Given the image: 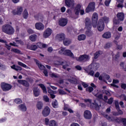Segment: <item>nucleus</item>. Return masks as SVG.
Returning <instances> with one entry per match:
<instances>
[{"label":"nucleus","instance_id":"obj_1","mask_svg":"<svg viewBox=\"0 0 126 126\" xmlns=\"http://www.w3.org/2000/svg\"><path fill=\"white\" fill-rule=\"evenodd\" d=\"M2 31L8 35L14 34V29L10 25H4L2 27Z\"/></svg>","mask_w":126,"mask_h":126},{"label":"nucleus","instance_id":"obj_2","mask_svg":"<svg viewBox=\"0 0 126 126\" xmlns=\"http://www.w3.org/2000/svg\"><path fill=\"white\" fill-rule=\"evenodd\" d=\"M98 22V14L94 13L92 17V25L94 28L97 27V23Z\"/></svg>","mask_w":126,"mask_h":126},{"label":"nucleus","instance_id":"obj_3","mask_svg":"<svg viewBox=\"0 0 126 126\" xmlns=\"http://www.w3.org/2000/svg\"><path fill=\"white\" fill-rule=\"evenodd\" d=\"M89 56L87 55H80V57L77 59L78 62H81V63H85L90 60Z\"/></svg>","mask_w":126,"mask_h":126},{"label":"nucleus","instance_id":"obj_4","mask_svg":"<svg viewBox=\"0 0 126 126\" xmlns=\"http://www.w3.org/2000/svg\"><path fill=\"white\" fill-rule=\"evenodd\" d=\"M94 10H95V2H91L89 4L85 11L87 13H88V12H90V11H94Z\"/></svg>","mask_w":126,"mask_h":126},{"label":"nucleus","instance_id":"obj_5","mask_svg":"<svg viewBox=\"0 0 126 126\" xmlns=\"http://www.w3.org/2000/svg\"><path fill=\"white\" fill-rule=\"evenodd\" d=\"M1 87L3 91H9L10 89L12 88V86L9 84H6L5 83H2L1 85Z\"/></svg>","mask_w":126,"mask_h":126},{"label":"nucleus","instance_id":"obj_6","mask_svg":"<svg viewBox=\"0 0 126 126\" xmlns=\"http://www.w3.org/2000/svg\"><path fill=\"white\" fill-rule=\"evenodd\" d=\"M105 28V23L102 21V20H99L97 23V30L99 32H102Z\"/></svg>","mask_w":126,"mask_h":126},{"label":"nucleus","instance_id":"obj_7","mask_svg":"<svg viewBox=\"0 0 126 126\" xmlns=\"http://www.w3.org/2000/svg\"><path fill=\"white\" fill-rule=\"evenodd\" d=\"M50 113H51V109L47 106L44 107L42 112V114L43 117H48V116L50 115Z\"/></svg>","mask_w":126,"mask_h":126},{"label":"nucleus","instance_id":"obj_8","mask_svg":"<svg viewBox=\"0 0 126 126\" xmlns=\"http://www.w3.org/2000/svg\"><path fill=\"white\" fill-rule=\"evenodd\" d=\"M53 33V30L50 28H47L43 32V37L48 38L49 36H51Z\"/></svg>","mask_w":126,"mask_h":126},{"label":"nucleus","instance_id":"obj_9","mask_svg":"<svg viewBox=\"0 0 126 126\" xmlns=\"http://www.w3.org/2000/svg\"><path fill=\"white\" fill-rule=\"evenodd\" d=\"M65 3L67 7L71 8L74 7V0H65Z\"/></svg>","mask_w":126,"mask_h":126},{"label":"nucleus","instance_id":"obj_10","mask_svg":"<svg viewBox=\"0 0 126 126\" xmlns=\"http://www.w3.org/2000/svg\"><path fill=\"white\" fill-rule=\"evenodd\" d=\"M84 117L87 120H91V118H92V114H91L90 111L88 110H85L84 112Z\"/></svg>","mask_w":126,"mask_h":126},{"label":"nucleus","instance_id":"obj_11","mask_svg":"<svg viewBox=\"0 0 126 126\" xmlns=\"http://www.w3.org/2000/svg\"><path fill=\"white\" fill-rule=\"evenodd\" d=\"M85 23L86 29H91V28H92V25H91V21H90V19L86 18L85 20Z\"/></svg>","mask_w":126,"mask_h":126},{"label":"nucleus","instance_id":"obj_12","mask_svg":"<svg viewBox=\"0 0 126 126\" xmlns=\"http://www.w3.org/2000/svg\"><path fill=\"white\" fill-rule=\"evenodd\" d=\"M35 29L37 30H39L40 31H42L44 28H45V26L42 23H36L35 24Z\"/></svg>","mask_w":126,"mask_h":126},{"label":"nucleus","instance_id":"obj_13","mask_svg":"<svg viewBox=\"0 0 126 126\" xmlns=\"http://www.w3.org/2000/svg\"><path fill=\"white\" fill-rule=\"evenodd\" d=\"M67 24V19L64 18H61L59 22V25L60 26L64 27Z\"/></svg>","mask_w":126,"mask_h":126},{"label":"nucleus","instance_id":"obj_14","mask_svg":"<svg viewBox=\"0 0 126 126\" xmlns=\"http://www.w3.org/2000/svg\"><path fill=\"white\" fill-rule=\"evenodd\" d=\"M64 56H67L68 57H70V58H72V59H74V55L70 50H65L64 51Z\"/></svg>","mask_w":126,"mask_h":126},{"label":"nucleus","instance_id":"obj_15","mask_svg":"<svg viewBox=\"0 0 126 126\" xmlns=\"http://www.w3.org/2000/svg\"><path fill=\"white\" fill-rule=\"evenodd\" d=\"M32 90L35 97H38L40 95V89L37 87H33Z\"/></svg>","mask_w":126,"mask_h":126},{"label":"nucleus","instance_id":"obj_16","mask_svg":"<svg viewBox=\"0 0 126 126\" xmlns=\"http://www.w3.org/2000/svg\"><path fill=\"white\" fill-rule=\"evenodd\" d=\"M56 39L61 42L65 39V36L63 33H59L56 35Z\"/></svg>","mask_w":126,"mask_h":126},{"label":"nucleus","instance_id":"obj_17","mask_svg":"<svg viewBox=\"0 0 126 126\" xmlns=\"http://www.w3.org/2000/svg\"><path fill=\"white\" fill-rule=\"evenodd\" d=\"M117 17L120 21H124V19H125V14L123 13H118Z\"/></svg>","mask_w":126,"mask_h":126},{"label":"nucleus","instance_id":"obj_18","mask_svg":"<svg viewBox=\"0 0 126 126\" xmlns=\"http://www.w3.org/2000/svg\"><path fill=\"white\" fill-rule=\"evenodd\" d=\"M87 30L85 32V35L87 37H92L93 35H94V33H93V32L91 30V29H87Z\"/></svg>","mask_w":126,"mask_h":126},{"label":"nucleus","instance_id":"obj_19","mask_svg":"<svg viewBox=\"0 0 126 126\" xmlns=\"http://www.w3.org/2000/svg\"><path fill=\"white\" fill-rule=\"evenodd\" d=\"M18 82L20 83V84H22L24 86L26 87H29V83L26 80H18Z\"/></svg>","mask_w":126,"mask_h":126},{"label":"nucleus","instance_id":"obj_20","mask_svg":"<svg viewBox=\"0 0 126 126\" xmlns=\"http://www.w3.org/2000/svg\"><path fill=\"white\" fill-rule=\"evenodd\" d=\"M37 110H42L44 107V104L42 101H37L36 104Z\"/></svg>","mask_w":126,"mask_h":126},{"label":"nucleus","instance_id":"obj_21","mask_svg":"<svg viewBox=\"0 0 126 126\" xmlns=\"http://www.w3.org/2000/svg\"><path fill=\"white\" fill-rule=\"evenodd\" d=\"M18 108L19 110L20 111H22V112H26L27 110V107H26V106L25 104H20L18 106Z\"/></svg>","mask_w":126,"mask_h":126},{"label":"nucleus","instance_id":"obj_22","mask_svg":"<svg viewBox=\"0 0 126 126\" xmlns=\"http://www.w3.org/2000/svg\"><path fill=\"white\" fill-rule=\"evenodd\" d=\"M71 78L72 80L70 79H67L66 80H67V81H69V82L72 83L73 84H77V83H78V80H77V79L73 77Z\"/></svg>","mask_w":126,"mask_h":126},{"label":"nucleus","instance_id":"obj_23","mask_svg":"<svg viewBox=\"0 0 126 126\" xmlns=\"http://www.w3.org/2000/svg\"><path fill=\"white\" fill-rule=\"evenodd\" d=\"M35 62L36 63V65H38L39 69H41V70L45 69V66H44V65L40 63L38 60H35Z\"/></svg>","mask_w":126,"mask_h":126},{"label":"nucleus","instance_id":"obj_24","mask_svg":"<svg viewBox=\"0 0 126 126\" xmlns=\"http://www.w3.org/2000/svg\"><path fill=\"white\" fill-rule=\"evenodd\" d=\"M34 17L36 20H38L39 21H43V15L41 14H37L34 16Z\"/></svg>","mask_w":126,"mask_h":126},{"label":"nucleus","instance_id":"obj_25","mask_svg":"<svg viewBox=\"0 0 126 126\" xmlns=\"http://www.w3.org/2000/svg\"><path fill=\"white\" fill-rule=\"evenodd\" d=\"M99 20H101L102 22H105L106 24H107V23H109V21H110V19L107 16H104L101 17Z\"/></svg>","mask_w":126,"mask_h":126},{"label":"nucleus","instance_id":"obj_26","mask_svg":"<svg viewBox=\"0 0 126 126\" xmlns=\"http://www.w3.org/2000/svg\"><path fill=\"white\" fill-rule=\"evenodd\" d=\"M63 43L64 46H68V45H70V44H71V40L67 38H65L63 40Z\"/></svg>","mask_w":126,"mask_h":126},{"label":"nucleus","instance_id":"obj_27","mask_svg":"<svg viewBox=\"0 0 126 126\" xmlns=\"http://www.w3.org/2000/svg\"><path fill=\"white\" fill-rule=\"evenodd\" d=\"M80 8H81V5L79 4H78L75 9V14L77 15L79 14V13L80 12Z\"/></svg>","mask_w":126,"mask_h":126},{"label":"nucleus","instance_id":"obj_28","mask_svg":"<svg viewBox=\"0 0 126 126\" xmlns=\"http://www.w3.org/2000/svg\"><path fill=\"white\" fill-rule=\"evenodd\" d=\"M111 37V33L110 32H106L102 35V37L104 39H110Z\"/></svg>","mask_w":126,"mask_h":126},{"label":"nucleus","instance_id":"obj_29","mask_svg":"<svg viewBox=\"0 0 126 126\" xmlns=\"http://www.w3.org/2000/svg\"><path fill=\"white\" fill-rule=\"evenodd\" d=\"M102 54H103V52L101 51H96L94 54V59L96 60V59H98V58H99V57L100 56V55H102Z\"/></svg>","mask_w":126,"mask_h":126},{"label":"nucleus","instance_id":"obj_30","mask_svg":"<svg viewBox=\"0 0 126 126\" xmlns=\"http://www.w3.org/2000/svg\"><path fill=\"white\" fill-rule=\"evenodd\" d=\"M11 67L12 68V69H14V70H16V71L22 70V68L19 66H16L15 65H13L12 66H11Z\"/></svg>","mask_w":126,"mask_h":126},{"label":"nucleus","instance_id":"obj_31","mask_svg":"<svg viewBox=\"0 0 126 126\" xmlns=\"http://www.w3.org/2000/svg\"><path fill=\"white\" fill-rule=\"evenodd\" d=\"M61 65H63V69H66V68L68 66V63L66 61H63L61 62Z\"/></svg>","mask_w":126,"mask_h":126},{"label":"nucleus","instance_id":"obj_32","mask_svg":"<svg viewBox=\"0 0 126 126\" xmlns=\"http://www.w3.org/2000/svg\"><path fill=\"white\" fill-rule=\"evenodd\" d=\"M37 46L40 49H43V48H47V47H48V45L46 44H43L41 43H37Z\"/></svg>","mask_w":126,"mask_h":126},{"label":"nucleus","instance_id":"obj_33","mask_svg":"<svg viewBox=\"0 0 126 126\" xmlns=\"http://www.w3.org/2000/svg\"><path fill=\"white\" fill-rule=\"evenodd\" d=\"M38 86H40L41 88V89L44 93L47 94V89L46 88V87L45 86V85H44V84H38Z\"/></svg>","mask_w":126,"mask_h":126},{"label":"nucleus","instance_id":"obj_34","mask_svg":"<svg viewBox=\"0 0 126 126\" xmlns=\"http://www.w3.org/2000/svg\"><path fill=\"white\" fill-rule=\"evenodd\" d=\"M52 106L55 108H59V103L57 100H55L52 102Z\"/></svg>","mask_w":126,"mask_h":126},{"label":"nucleus","instance_id":"obj_35","mask_svg":"<svg viewBox=\"0 0 126 126\" xmlns=\"http://www.w3.org/2000/svg\"><path fill=\"white\" fill-rule=\"evenodd\" d=\"M85 39H86V35L85 34H80L78 36L79 41H84Z\"/></svg>","mask_w":126,"mask_h":126},{"label":"nucleus","instance_id":"obj_36","mask_svg":"<svg viewBox=\"0 0 126 126\" xmlns=\"http://www.w3.org/2000/svg\"><path fill=\"white\" fill-rule=\"evenodd\" d=\"M36 38H37V35H36V34H32L30 36V40H31L32 42H35V41H36Z\"/></svg>","mask_w":126,"mask_h":126},{"label":"nucleus","instance_id":"obj_37","mask_svg":"<svg viewBox=\"0 0 126 126\" xmlns=\"http://www.w3.org/2000/svg\"><path fill=\"white\" fill-rule=\"evenodd\" d=\"M28 12L27 9H25L23 13V16L25 19H27L28 18Z\"/></svg>","mask_w":126,"mask_h":126},{"label":"nucleus","instance_id":"obj_38","mask_svg":"<svg viewBox=\"0 0 126 126\" xmlns=\"http://www.w3.org/2000/svg\"><path fill=\"white\" fill-rule=\"evenodd\" d=\"M49 126H58V124L55 120L50 121L49 124Z\"/></svg>","mask_w":126,"mask_h":126},{"label":"nucleus","instance_id":"obj_39","mask_svg":"<svg viewBox=\"0 0 126 126\" xmlns=\"http://www.w3.org/2000/svg\"><path fill=\"white\" fill-rule=\"evenodd\" d=\"M22 10H23V9L22 7H18L17 10V14L18 15H20V14L22 13Z\"/></svg>","mask_w":126,"mask_h":126},{"label":"nucleus","instance_id":"obj_40","mask_svg":"<svg viewBox=\"0 0 126 126\" xmlns=\"http://www.w3.org/2000/svg\"><path fill=\"white\" fill-rule=\"evenodd\" d=\"M92 104L93 105L94 108V109H95L96 111H99L100 109V107L99 106V105H98L97 103H96V102H94Z\"/></svg>","mask_w":126,"mask_h":126},{"label":"nucleus","instance_id":"obj_41","mask_svg":"<svg viewBox=\"0 0 126 126\" xmlns=\"http://www.w3.org/2000/svg\"><path fill=\"white\" fill-rule=\"evenodd\" d=\"M95 97H96L98 99L100 100H103V94H99V93H97L96 94H94Z\"/></svg>","mask_w":126,"mask_h":126},{"label":"nucleus","instance_id":"obj_42","mask_svg":"<svg viewBox=\"0 0 126 126\" xmlns=\"http://www.w3.org/2000/svg\"><path fill=\"white\" fill-rule=\"evenodd\" d=\"M64 110H65V111H68L70 114H73V110L68 108L66 105H64Z\"/></svg>","mask_w":126,"mask_h":126},{"label":"nucleus","instance_id":"obj_43","mask_svg":"<svg viewBox=\"0 0 126 126\" xmlns=\"http://www.w3.org/2000/svg\"><path fill=\"white\" fill-rule=\"evenodd\" d=\"M86 90L87 92L91 93V92H93V90H94V89L92 88V87H89L86 88Z\"/></svg>","mask_w":126,"mask_h":126},{"label":"nucleus","instance_id":"obj_44","mask_svg":"<svg viewBox=\"0 0 126 126\" xmlns=\"http://www.w3.org/2000/svg\"><path fill=\"white\" fill-rule=\"evenodd\" d=\"M115 106L116 110H119L120 109V105H119V101L115 100Z\"/></svg>","mask_w":126,"mask_h":126},{"label":"nucleus","instance_id":"obj_45","mask_svg":"<svg viewBox=\"0 0 126 126\" xmlns=\"http://www.w3.org/2000/svg\"><path fill=\"white\" fill-rule=\"evenodd\" d=\"M14 102L16 104H21L22 103V100L20 98H16L15 99Z\"/></svg>","mask_w":126,"mask_h":126},{"label":"nucleus","instance_id":"obj_46","mask_svg":"<svg viewBox=\"0 0 126 126\" xmlns=\"http://www.w3.org/2000/svg\"><path fill=\"white\" fill-rule=\"evenodd\" d=\"M11 52H14V53H16L17 54H20L21 51L20 50L17 49H15V48H12Z\"/></svg>","mask_w":126,"mask_h":126},{"label":"nucleus","instance_id":"obj_47","mask_svg":"<svg viewBox=\"0 0 126 126\" xmlns=\"http://www.w3.org/2000/svg\"><path fill=\"white\" fill-rule=\"evenodd\" d=\"M16 39H18V38H15V42H16V43H18V44H20L21 45H24V42H23V41H22V40H17Z\"/></svg>","mask_w":126,"mask_h":126},{"label":"nucleus","instance_id":"obj_48","mask_svg":"<svg viewBox=\"0 0 126 126\" xmlns=\"http://www.w3.org/2000/svg\"><path fill=\"white\" fill-rule=\"evenodd\" d=\"M37 49V45H32L30 47V49L32 51H35Z\"/></svg>","mask_w":126,"mask_h":126},{"label":"nucleus","instance_id":"obj_49","mask_svg":"<svg viewBox=\"0 0 126 126\" xmlns=\"http://www.w3.org/2000/svg\"><path fill=\"white\" fill-rule=\"evenodd\" d=\"M104 78L107 80H108L109 82H112V79L110 78V76L109 75H105Z\"/></svg>","mask_w":126,"mask_h":126},{"label":"nucleus","instance_id":"obj_50","mask_svg":"<svg viewBox=\"0 0 126 126\" xmlns=\"http://www.w3.org/2000/svg\"><path fill=\"white\" fill-rule=\"evenodd\" d=\"M113 22H114V24H115V25H118V24H120V20H119L118 19V20H117V19L114 18L113 19Z\"/></svg>","mask_w":126,"mask_h":126},{"label":"nucleus","instance_id":"obj_51","mask_svg":"<svg viewBox=\"0 0 126 126\" xmlns=\"http://www.w3.org/2000/svg\"><path fill=\"white\" fill-rule=\"evenodd\" d=\"M18 64L19 65H20V66H22L23 67H25V68H26V67H27V65H26V64L22 63V62H18Z\"/></svg>","mask_w":126,"mask_h":126},{"label":"nucleus","instance_id":"obj_52","mask_svg":"<svg viewBox=\"0 0 126 126\" xmlns=\"http://www.w3.org/2000/svg\"><path fill=\"white\" fill-rule=\"evenodd\" d=\"M113 101H114V98H113V97H110L108 99V101H107V104H109V105H112Z\"/></svg>","mask_w":126,"mask_h":126},{"label":"nucleus","instance_id":"obj_53","mask_svg":"<svg viewBox=\"0 0 126 126\" xmlns=\"http://www.w3.org/2000/svg\"><path fill=\"white\" fill-rule=\"evenodd\" d=\"M111 46H112V43H107L105 45L104 49H109V48H111Z\"/></svg>","mask_w":126,"mask_h":126},{"label":"nucleus","instance_id":"obj_54","mask_svg":"<svg viewBox=\"0 0 126 126\" xmlns=\"http://www.w3.org/2000/svg\"><path fill=\"white\" fill-rule=\"evenodd\" d=\"M64 51H65V49L63 48H62L59 51V54L60 55H64Z\"/></svg>","mask_w":126,"mask_h":126},{"label":"nucleus","instance_id":"obj_55","mask_svg":"<svg viewBox=\"0 0 126 126\" xmlns=\"http://www.w3.org/2000/svg\"><path fill=\"white\" fill-rule=\"evenodd\" d=\"M120 66L122 67V68L124 69L125 71H126V66L124 64V63L122 62L120 63Z\"/></svg>","mask_w":126,"mask_h":126},{"label":"nucleus","instance_id":"obj_56","mask_svg":"<svg viewBox=\"0 0 126 126\" xmlns=\"http://www.w3.org/2000/svg\"><path fill=\"white\" fill-rule=\"evenodd\" d=\"M43 100L45 101V102H49L50 98L48 97L47 95L43 96Z\"/></svg>","mask_w":126,"mask_h":126},{"label":"nucleus","instance_id":"obj_57","mask_svg":"<svg viewBox=\"0 0 126 126\" xmlns=\"http://www.w3.org/2000/svg\"><path fill=\"white\" fill-rule=\"evenodd\" d=\"M59 94L60 95H66V93L63 90H59Z\"/></svg>","mask_w":126,"mask_h":126},{"label":"nucleus","instance_id":"obj_58","mask_svg":"<svg viewBox=\"0 0 126 126\" xmlns=\"http://www.w3.org/2000/svg\"><path fill=\"white\" fill-rule=\"evenodd\" d=\"M103 117H104V118H106V119H107L108 121H112L111 117L110 116H109V115H108L106 114H104Z\"/></svg>","mask_w":126,"mask_h":126},{"label":"nucleus","instance_id":"obj_59","mask_svg":"<svg viewBox=\"0 0 126 126\" xmlns=\"http://www.w3.org/2000/svg\"><path fill=\"white\" fill-rule=\"evenodd\" d=\"M27 32L29 34H34V31L31 29H28L27 30Z\"/></svg>","mask_w":126,"mask_h":126},{"label":"nucleus","instance_id":"obj_60","mask_svg":"<svg viewBox=\"0 0 126 126\" xmlns=\"http://www.w3.org/2000/svg\"><path fill=\"white\" fill-rule=\"evenodd\" d=\"M121 122L123 123L124 126H126V118H122Z\"/></svg>","mask_w":126,"mask_h":126},{"label":"nucleus","instance_id":"obj_61","mask_svg":"<svg viewBox=\"0 0 126 126\" xmlns=\"http://www.w3.org/2000/svg\"><path fill=\"white\" fill-rule=\"evenodd\" d=\"M111 2V0H105V4L106 6H109L110 3Z\"/></svg>","mask_w":126,"mask_h":126},{"label":"nucleus","instance_id":"obj_62","mask_svg":"<svg viewBox=\"0 0 126 126\" xmlns=\"http://www.w3.org/2000/svg\"><path fill=\"white\" fill-rule=\"evenodd\" d=\"M10 46H13V47H18V45H16V43L15 42H13V43H9Z\"/></svg>","mask_w":126,"mask_h":126},{"label":"nucleus","instance_id":"obj_63","mask_svg":"<svg viewBox=\"0 0 126 126\" xmlns=\"http://www.w3.org/2000/svg\"><path fill=\"white\" fill-rule=\"evenodd\" d=\"M121 88H122V89H124V90H126V84H124V83L121 84Z\"/></svg>","mask_w":126,"mask_h":126},{"label":"nucleus","instance_id":"obj_64","mask_svg":"<svg viewBox=\"0 0 126 126\" xmlns=\"http://www.w3.org/2000/svg\"><path fill=\"white\" fill-rule=\"evenodd\" d=\"M117 111H118V115H124V112H123V111H122L120 109L117 110Z\"/></svg>","mask_w":126,"mask_h":126}]
</instances>
